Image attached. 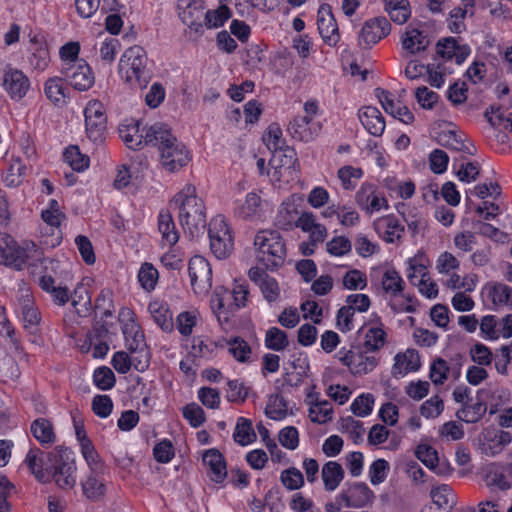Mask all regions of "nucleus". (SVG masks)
<instances>
[{"label": "nucleus", "instance_id": "nucleus-41", "mask_svg": "<svg viewBox=\"0 0 512 512\" xmlns=\"http://www.w3.org/2000/svg\"><path fill=\"white\" fill-rule=\"evenodd\" d=\"M380 281L384 292L391 296H397L404 290L405 282L394 269L384 270L381 274Z\"/></svg>", "mask_w": 512, "mask_h": 512}, {"label": "nucleus", "instance_id": "nucleus-8", "mask_svg": "<svg viewBox=\"0 0 512 512\" xmlns=\"http://www.w3.org/2000/svg\"><path fill=\"white\" fill-rule=\"evenodd\" d=\"M208 235L212 253L218 259H226L234 249V241L223 216L217 215L210 221Z\"/></svg>", "mask_w": 512, "mask_h": 512}, {"label": "nucleus", "instance_id": "nucleus-16", "mask_svg": "<svg viewBox=\"0 0 512 512\" xmlns=\"http://www.w3.org/2000/svg\"><path fill=\"white\" fill-rule=\"evenodd\" d=\"M391 31V25L385 17H376L366 21L358 35L361 48L369 49Z\"/></svg>", "mask_w": 512, "mask_h": 512}, {"label": "nucleus", "instance_id": "nucleus-24", "mask_svg": "<svg viewBox=\"0 0 512 512\" xmlns=\"http://www.w3.org/2000/svg\"><path fill=\"white\" fill-rule=\"evenodd\" d=\"M342 362L349 367L354 375H365L375 369L378 360L374 356L365 353L348 352L342 359Z\"/></svg>", "mask_w": 512, "mask_h": 512}, {"label": "nucleus", "instance_id": "nucleus-64", "mask_svg": "<svg viewBox=\"0 0 512 512\" xmlns=\"http://www.w3.org/2000/svg\"><path fill=\"white\" fill-rule=\"evenodd\" d=\"M70 300L77 313L86 311L90 304L88 291L83 285H78L74 289V293L70 295Z\"/></svg>", "mask_w": 512, "mask_h": 512}, {"label": "nucleus", "instance_id": "nucleus-30", "mask_svg": "<svg viewBox=\"0 0 512 512\" xmlns=\"http://www.w3.org/2000/svg\"><path fill=\"white\" fill-rule=\"evenodd\" d=\"M362 125L374 136H381L385 130V120L381 112L372 106L364 107L359 114Z\"/></svg>", "mask_w": 512, "mask_h": 512}, {"label": "nucleus", "instance_id": "nucleus-9", "mask_svg": "<svg viewBox=\"0 0 512 512\" xmlns=\"http://www.w3.org/2000/svg\"><path fill=\"white\" fill-rule=\"evenodd\" d=\"M373 492L362 483H355L339 493L335 501L327 505V512H338L343 508H363L372 503Z\"/></svg>", "mask_w": 512, "mask_h": 512}, {"label": "nucleus", "instance_id": "nucleus-51", "mask_svg": "<svg viewBox=\"0 0 512 512\" xmlns=\"http://www.w3.org/2000/svg\"><path fill=\"white\" fill-rule=\"evenodd\" d=\"M64 159L70 167L78 172L84 171L89 166V157L80 152L77 146H70L64 152Z\"/></svg>", "mask_w": 512, "mask_h": 512}, {"label": "nucleus", "instance_id": "nucleus-18", "mask_svg": "<svg viewBox=\"0 0 512 512\" xmlns=\"http://www.w3.org/2000/svg\"><path fill=\"white\" fill-rule=\"evenodd\" d=\"M357 204L367 213L372 214L387 208V200L377 192L372 184H363L356 193Z\"/></svg>", "mask_w": 512, "mask_h": 512}, {"label": "nucleus", "instance_id": "nucleus-62", "mask_svg": "<svg viewBox=\"0 0 512 512\" xmlns=\"http://www.w3.org/2000/svg\"><path fill=\"white\" fill-rule=\"evenodd\" d=\"M326 250L333 256H343L350 252L351 242L345 236H337L326 243Z\"/></svg>", "mask_w": 512, "mask_h": 512}, {"label": "nucleus", "instance_id": "nucleus-57", "mask_svg": "<svg viewBox=\"0 0 512 512\" xmlns=\"http://www.w3.org/2000/svg\"><path fill=\"white\" fill-rule=\"evenodd\" d=\"M138 280L141 286L151 291L155 288L158 281V271L150 263H144L138 273Z\"/></svg>", "mask_w": 512, "mask_h": 512}, {"label": "nucleus", "instance_id": "nucleus-44", "mask_svg": "<svg viewBox=\"0 0 512 512\" xmlns=\"http://www.w3.org/2000/svg\"><path fill=\"white\" fill-rule=\"evenodd\" d=\"M148 309L153 319L161 327V329H172V313L164 303L159 301H153L149 304Z\"/></svg>", "mask_w": 512, "mask_h": 512}, {"label": "nucleus", "instance_id": "nucleus-45", "mask_svg": "<svg viewBox=\"0 0 512 512\" xmlns=\"http://www.w3.org/2000/svg\"><path fill=\"white\" fill-rule=\"evenodd\" d=\"M426 71L428 73V82L436 88H440L444 84L446 77L452 73V69L447 61L429 64L426 66Z\"/></svg>", "mask_w": 512, "mask_h": 512}, {"label": "nucleus", "instance_id": "nucleus-54", "mask_svg": "<svg viewBox=\"0 0 512 512\" xmlns=\"http://www.w3.org/2000/svg\"><path fill=\"white\" fill-rule=\"evenodd\" d=\"M118 47V40L112 37L99 38L95 45V49L99 51L101 59L108 63L114 60Z\"/></svg>", "mask_w": 512, "mask_h": 512}, {"label": "nucleus", "instance_id": "nucleus-34", "mask_svg": "<svg viewBox=\"0 0 512 512\" xmlns=\"http://www.w3.org/2000/svg\"><path fill=\"white\" fill-rule=\"evenodd\" d=\"M475 0H462V5L450 12L448 27L452 33H461L465 30L464 20L467 14L473 15Z\"/></svg>", "mask_w": 512, "mask_h": 512}, {"label": "nucleus", "instance_id": "nucleus-29", "mask_svg": "<svg viewBox=\"0 0 512 512\" xmlns=\"http://www.w3.org/2000/svg\"><path fill=\"white\" fill-rule=\"evenodd\" d=\"M488 392L487 389H480L477 391V401L470 404L463 405L461 409L457 411V417L465 421L466 423H476L486 413L487 406L482 399V396Z\"/></svg>", "mask_w": 512, "mask_h": 512}, {"label": "nucleus", "instance_id": "nucleus-5", "mask_svg": "<svg viewBox=\"0 0 512 512\" xmlns=\"http://www.w3.org/2000/svg\"><path fill=\"white\" fill-rule=\"evenodd\" d=\"M254 247L256 260L266 269H275L283 264L286 249L277 231H259L254 239Z\"/></svg>", "mask_w": 512, "mask_h": 512}, {"label": "nucleus", "instance_id": "nucleus-28", "mask_svg": "<svg viewBox=\"0 0 512 512\" xmlns=\"http://www.w3.org/2000/svg\"><path fill=\"white\" fill-rule=\"evenodd\" d=\"M203 463L208 468L212 481L221 483L227 476L224 457L216 449L207 450L203 454Z\"/></svg>", "mask_w": 512, "mask_h": 512}, {"label": "nucleus", "instance_id": "nucleus-3", "mask_svg": "<svg viewBox=\"0 0 512 512\" xmlns=\"http://www.w3.org/2000/svg\"><path fill=\"white\" fill-rule=\"evenodd\" d=\"M153 145L158 147L162 168L169 173L179 171L191 161L188 149L165 125L162 126Z\"/></svg>", "mask_w": 512, "mask_h": 512}, {"label": "nucleus", "instance_id": "nucleus-61", "mask_svg": "<svg viewBox=\"0 0 512 512\" xmlns=\"http://www.w3.org/2000/svg\"><path fill=\"white\" fill-rule=\"evenodd\" d=\"M471 359L476 365L489 366L492 363V352L483 344L477 343L470 348Z\"/></svg>", "mask_w": 512, "mask_h": 512}, {"label": "nucleus", "instance_id": "nucleus-12", "mask_svg": "<svg viewBox=\"0 0 512 512\" xmlns=\"http://www.w3.org/2000/svg\"><path fill=\"white\" fill-rule=\"evenodd\" d=\"M87 137L96 144L105 140L107 117L103 104L97 100L88 102L84 109Z\"/></svg>", "mask_w": 512, "mask_h": 512}, {"label": "nucleus", "instance_id": "nucleus-13", "mask_svg": "<svg viewBox=\"0 0 512 512\" xmlns=\"http://www.w3.org/2000/svg\"><path fill=\"white\" fill-rule=\"evenodd\" d=\"M263 141L267 148L273 152V156L269 162L271 169L277 170L280 157H285V164L293 165L295 160V152L291 148L283 149L285 140L282 137V130L277 124H271L263 136Z\"/></svg>", "mask_w": 512, "mask_h": 512}, {"label": "nucleus", "instance_id": "nucleus-39", "mask_svg": "<svg viewBox=\"0 0 512 512\" xmlns=\"http://www.w3.org/2000/svg\"><path fill=\"white\" fill-rule=\"evenodd\" d=\"M299 211L293 201H284L277 212L275 224L281 229H291L296 225Z\"/></svg>", "mask_w": 512, "mask_h": 512}, {"label": "nucleus", "instance_id": "nucleus-14", "mask_svg": "<svg viewBox=\"0 0 512 512\" xmlns=\"http://www.w3.org/2000/svg\"><path fill=\"white\" fill-rule=\"evenodd\" d=\"M193 291L200 296H206L212 287V270L209 262L202 256H194L188 266Z\"/></svg>", "mask_w": 512, "mask_h": 512}, {"label": "nucleus", "instance_id": "nucleus-27", "mask_svg": "<svg viewBox=\"0 0 512 512\" xmlns=\"http://www.w3.org/2000/svg\"><path fill=\"white\" fill-rule=\"evenodd\" d=\"M179 16L184 24L188 25L195 32L202 28L201 19L204 15L202 5L197 1L181 0L178 5Z\"/></svg>", "mask_w": 512, "mask_h": 512}, {"label": "nucleus", "instance_id": "nucleus-33", "mask_svg": "<svg viewBox=\"0 0 512 512\" xmlns=\"http://www.w3.org/2000/svg\"><path fill=\"white\" fill-rule=\"evenodd\" d=\"M158 230L162 236V245L167 247L174 246L179 240V234L175 223L168 211H161L158 216Z\"/></svg>", "mask_w": 512, "mask_h": 512}, {"label": "nucleus", "instance_id": "nucleus-60", "mask_svg": "<svg viewBox=\"0 0 512 512\" xmlns=\"http://www.w3.org/2000/svg\"><path fill=\"white\" fill-rule=\"evenodd\" d=\"M446 141L445 146L449 149L455 151H461L470 155H474L476 150L472 144L466 143L461 139L460 135H458L454 131H449L448 134L445 135Z\"/></svg>", "mask_w": 512, "mask_h": 512}, {"label": "nucleus", "instance_id": "nucleus-7", "mask_svg": "<svg viewBox=\"0 0 512 512\" xmlns=\"http://www.w3.org/2000/svg\"><path fill=\"white\" fill-rule=\"evenodd\" d=\"M163 124H153L141 128L139 121H126L119 126V135L130 149H140L145 145L154 144Z\"/></svg>", "mask_w": 512, "mask_h": 512}, {"label": "nucleus", "instance_id": "nucleus-46", "mask_svg": "<svg viewBox=\"0 0 512 512\" xmlns=\"http://www.w3.org/2000/svg\"><path fill=\"white\" fill-rule=\"evenodd\" d=\"M44 92L47 98L56 105L65 103L66 95L62 79L59 77L49 78L44 85Z\"/></svg>", "mask_w": 512, "mask_h": 512}, {"label": "nucleus", "instance_id": "nucleus-50", "mask_svg": "<svg viewBox=\"0 0 512 512\" xmlns=\"http://www.w3.org/2000/svg\"><path fill=\"white\" fill-rule=\"evenodd\" d=\"M265 345L271 350L282 351L289 345L287 334L277 327H272L266 332Z\"/></svg>", "mask_w": 512, "mask_h": 512}, {"label": "nucleus", "instance_id": "nucleus-56", "mask_svg": "<svg viewBox=\"0 0 512 512\" xmlns=\"http://www.w3.org/2000/svg\"><path fill=\"white\" fill-rule=\"evenodd\" d=\"M265 413L273 420L283 419L287 414V407L283 397L278 394L271 395Z\"/></svg>", "mask_w": 512, "mask_h": 512}, {"label": "nucleus", "instance_id": "nucleus-38", "mask_svg": "<svg viewBox=\"0 0 512 512\" xmlns=\"http://www.w3.org/2000/svg\"><path fill=\"white\" fill-rule=\"evenodd\" d=\"M321 477L327 491H334L344 478L342 466L335 461H329L322 467Z\"/></svg>", "mask_w": 512, "mask_h": 512}, {"label": "nucleus", "instance_id": "nucleus-4", "mask_svg": "<svg viewBox=\"0 0 512 512\" xmlns=\"http://www.w3.org/2000/svg\"><path fill=\"white\" fill-rule=\"evenodd\" d=\"M47 465H49V482L64 490L72 489L77 481V467L71 452L68 448L58 446L47 454Z\"/></svg>", "mask_w": 512, "mask_h": 512}, {"label": "nucleus", "instance_id": "nucleus-52", "mask_svg": "<svg viewBox=\"0 0 512 512\" xmlns=\"http://www.w3.org/2000/svg\"><path fill=\"white\" fill-rule=\"evenodd\" d=\"M230 16V9L226 5H222L215 10H208L204 14L205 26L208 29L221 27Z\"/></svg>", "mask_w": 512, "mask_h": 512}, {"label": "nucleus", "instance_id": "nucleus-47", "mask_svg": "<svg viewBox=\"0 0 512 512\" xmlns=\"http://www.w3.org/2000/svg\"><path fill=\"white\" fill-rule=\"evenodd\" d=\"M430 495L434 504L442 509L451 508L456 503L454 493L446 484L433 488Z\"/></svg>", "mask_w": 512, "mask_h": 512}, {"label": "nucleus", "instance_id": "nucleus-20", "mask_svg": "<svg viewBox=\"0 0 512 512\" xmlns=\"http://www.w3.org/2000/svg\"><path fill=\"white\" fill-rule=\"evenodd\" d=\"M437 53L443 61L455 60L457 65L462 64L470 54V48L466 44H460L456 38L448 37L440 40L436 45Z\"/></svg>", "mask_w": 512, "mask_h": 512}, {"label": "nucleus", "instance_id": "nucleus-55", "mask_svg": "<svg viewBox=\"0 0 512 512\" xmlns=\"http://www.w3.org/2000/svg\"><path fill=\"white\" fill-rule=\"evenodd\" d=\"M280 482L288 490H297L304 485V477L299 469L290 467L281 472Z\"/></svg>", "mask_w": 512, "mask_h": 512}, {"label": "nucleus", "instance_id": "nucleus-10", "mask_svg": "<svg viewBox=\"0 0 512 512\" xmlns=\"http://www.w3.org/2000/svg\"><path fill=\"white\" fill-rule=\"evenodd\" d=\"M210 306L224 331L228 332L234 329V317L238 310L233 304L230 291L223 286L216 287L210 300Z\"/></svg>", "mask_w": 512, "mask_h": 512}, {"label": "nucleus", "instance_id": "nucleus-59", "mask_svg": "<svg viewBox=\"0 0 512 512\" xmlns=\"http://www.w3.org/2000/svg\"><path fill=\"white\" fill-rule=\"evenodd\" d=\"M444 410V402L440 396L435 395L426 400L420 407V413L425 418H437Z\"/></svg>", "mask_w": 512, "mask_h": 512}, {"label": "nucleus", "instance_id": "nucleus-25", "mask_svg": "<svg viewBox=\"0 0 512 512\" xmlns=\"http://www.w3.org/2000/svg\"><path fill=\"white\" fill-rule=\"evenodd\" d=\"M420 357L414 349H407L397 353L394 357V364L391 373L394 377H402L420 368Z\"/></svg>", "mask_w": 512, "mask_h": 512}, {"label": "nucleus", "instance_id": "nucleus-63", "mask_svg": "<svg viewBox=\"0 0 512 512\" xmlns=\"http://www.w3.org/2000/svg\"><path fill=\"white\" fill-rule=\"evenodd\" d=\"M343 284L347 289H364L367 285L366 275L359 270H350L343 277Z\"/></svg>", "mask_w": 512, "mask_h": 512}, {"label": "nucleus", "instance_id": "nucleus-15", "mask_svg": "<svg viewBox=\"0 0 512 512\" xmlns=\"http://www.w3.org/2000/svg\"><path fill=\"white\" fill-rule=\"evenodd\" d=\"M62 73L71 87L77 91H87L95 83L91 67L84 61L66 63Z\"/></svg>", "mask_w": 512, "mask_h": 512}, {"label": "nucleus", "instance_id": "nucleus-49", "mask_svg": "<svg viewBox=\"0 0 512 512\" xmlns=\"http://www.w3.org/2000/svg\"><path fill=\"white\" fill-rule=\"evenodd\" d=\"M228 352L239 362H248L251 357V347L240 337L227 341Z\"/></svg>", "mask_w": 512, "mask_h": 512}, {"label": "nucleus", "instance_id": "nucleus-36", "mask_svg": "<svg viewBox=\"0 0 512 512\" xmlns=\"http://www.w3.org/2000/svg\"><path fill=\"white\" fill-rule=\"evenodd\" d=\"M39 286L41 289L51 295L53 301L57 305H65L70 300V293L66 286L56 284L53 277L43 275L39 279Z\"/></svg>", "mask_w": 512, "mask_h": 512}, {"label": "nucleus", "instance_id": "nucleus-1", "mask_svg": "<svg viewBox=\"0 0 512 512\" xmlns=\"http://www.w3.org/2000/svg\"><path fill=\"white\" fill-rule=\"evenodd\" d=\"M179 210L183 229L192 238L204 233L206 214L203 200L198 197L196 187L186 184L173 198Z\"/></svg>", "mask_w": 512, "mask_h": 512}, {"label": "nucleus", "instance_id": "nucleus-23", "mask_svg": "<svg viewBox=\"0 0 512 512\" xmlns=\"http://www.w3.org/2000/svg\"><path fill=\"white\" fill-rule=\"evenodd\" d=\"M429 44L430 41L427 35L417 28H408L401 35V46L406 55H416L423 52Z\"/></svg>", "mask_w": 512, "mask_h": 512}, {"label": "nucleus", "instance_id": "nucleus-22", "mask_svg": "<svg viewBox=\"0 0 512 512\" xmlns=\"http://www.w3.org/2000/svg\"><path fill=\"white\" fill-rule=\"evenodd\" d=\"M483 291L494 308L512 309V287L500 282H490Z\"/></svg>", "mask_w": 512, "mask_h": 512}, {"label": "nucleus", "instance_id": "nucleus-43", "mask_svg": "<svg viewBox=\"0 0 512 512\" xmlns=\"http://www.w3.org/2000/svg\"><path fill=\"white\" fill-rule=\"evenodd\" d=\"M31 432L41 444H53L55 442L56 436L53 425L47 419H36L31 425Z\"/></svg>", "mask_w": 512, "mask_h": 512}, {"label": "nucleus", "instance_id": "nucleus-40", "mask_svg": "<svg viewBox=\"0 0 512 512\" xmlns=\"http://www.w3.org/2000/svg\"><path fill=\"white\" fill-rule=\"evenodd\" d=\"M30 51V65L37 70L42 71L46 69L50 60L49 51L46 43L34 37L33 39H31Z\"/></svg>", "mask_w": 512, "mask_h": 512}, {"label": "nucleus", "instance_id": "nucleus-53", "mask_svg": "<svg viewBox=\"0 0 512 512\" xmlns=\"http://www.w3.org/2000/svg\"><path fill=\"white\" fill-rule=\"evenodd\" d=\"M332 412V406L328 401L317 402L310 407L309 417L314 423L324 424L332 419Z\"/></svg>", "mask_w": 512, "mask_h": 512}, {"label": "nucleus", "instance_id": "nucleus-48", "mask_svg": "<svg viewBox=\"0 0 512 512\" xmlns=\"http://www.w3.org/2000/svg\"><path fill=\"white\" fill-rule=\"evenodd\" d=\"M233 437L234 440L242 446L252 443L256 439L252 423L245 418H239Z\"/></svg>", "mask_w": 512, "mask_h": 512}, {"label": "nucleus", "instance_id": "nucleus-42", "mask_svg": "<svg viewBox=\"0 0 512 512\" xmlns=\"http://www.w3.org/2000/svg\"><path fill=\"white\" fill-rule=\"evenodd\" d=\"M81 485L84 495L90 500L97 501L105 495V484L94 471L86 478L85 481L82 482Z\"/></svg>", "mask_w": 512, "mask_h": 512}, {"label": "nucleus", "instance_id": "nucleus-17", "mask_svg": "<svg viewBox=\"0 0 512 512\" xmlns=\"http://www.w3.org/2000/svg\"><path fill=\"white\" fill-rule=\"evenodd\" d=\"M317 25L319 33L325 43L335 46L340 40V33L337 22L327 4L320 6L317 15Z\"/></svg>", "mask_w": 512, "mask_h": 512}, {"label": "nucleus", "instance_id": "nucleus-35", "mask_svg": "<svg viewBox=\"0 0 512 512\" xmlns=\"http://www.w3.org/2000/svg\"><path fill=\"white\" fill-rule=\"evenodd\" d=\"M384 11L391 21L399 25L406 23L411 16L408 0H384Z\"/></svg>", "mask_w": 512, "mask_h": 512}, {"label": "nucleus", "instance_id": "nucleus-58", "mask_svg": "<svg viewBox=\"0 0 512 512\" xmlns=\"http://www.w3.org/2000/svg\"><path fill=\"white\" fill-rule=\"evenodd\" d=\"M416 457L429 469H434L438 465L437 451L427 444H420L415 451Z\"/></svg>", "mask_w": 512, "mask_h": 512}, {"label": "nucleus", "instance_id": "nucleus-26", "mask_svg": "<svg viewBox=\"0 0 512 512\" xmlns=\"http://www.w3.org/2000/svg\"><path fill=\"white\" fill-rule=\"evenodd\" d=\"M374 227L387 243H394L400 240L404 232V226L393 215L377 219L374 222Z\"/></svg>", "mask_w": 512, "mask_h": 512}, {"label": "nucleus", "instance_id": "nucleus-6", "mask_svg": "<svg viewBox=\"0 0 512 512\" xmlns=\"http://www.w3.org/2000/svg\"><path fill=\"white\" fill-rule=\"evenodd\" d=\"M123 333L126 337L128 333L133 334V341L129 344L132 356L124 351L116 352L112 358V366L121 374L127 373L132 365L136 370L144 371L149 363L148 353L145 350L136 351L142 335L138 333L137 326L134 323L126 325Z\"/></svg>", "mask_w": 512, "mask_h": 512}, {"label": "nucleus", "instance_id": "nucleus-31", "mask_svg": "<svg viewBox=\"0 0 512 512\" xmlns=\"http://www.w3.org/2000/svg\"><path fill=\"white\" fill-rule=\"evenodd\" d=\"M25 463L39 482L49 483L50 468L49 465H47V459H43L40 450L31 449L25 458Z\"/></svg>", "mask_w": 512, "mask_h": 512}, {"label": "nucleus", "instance_id": "nucleus-21", "mask_svg": "<svg viewBox=\"0 0 512 512\" xmlns=\"http://www.w3.org/2000/svg\"><path fill=\"white\" fill-rule=\"evenodd\" d=\"M320 128V124L313 122L309 116H296L288 125L291 136L305 142L313 140Z\"/></svg>", "mask_w": 512, "mask_h": 512}, {"label": "nucleus", "instance_id": "nucleus-11", "mask_svg": "<svg viewBox=\"0 0 512 512\" xmlns=\"http://www.w3.org/2000/svg\"><path fill=\"white\" fill-rule=\"evenodd\" d=\"M147 64V55L140 46L128 48L119 61V72L129 83L140 84L141 77Z\"/></svg>", "mask_w": 512, "mask_h": 512}, {"label": "nucleus", "instance_id": "nucleus-32", "mask_svg": "<svg viewBox=\"0 0 512 512\" xmlns=\"http://www.w3.org/2000/svg\"><path fill=\"white\" fill-rule=\"evenodd\" d=\"M262 199L256 192L246 195L244 202L235 210V214L244 220H256L261 217Z\"/></svg>", "mask_w": 512, "mask_h": 512}, {"label": "nucleus", "instance_id": "nucleus-19", "mask_svg": "<svg viewBox=\"0 0 512 512\" xmlns=\"http://www.w3.org/2000/svg\"><path fill=\"white\" fill-rule=\"evenodd\" d=\"M3 86L12 99L19 100L28 92L30 81L22 71L8 68L4 72Z\"/></svg>", "mask_w": 512, "mask_h": 512}, {"label": "nucleus", "instance_id": "nucleus-37", "mask_svg": "<svg viewBox=\"0 0 512 512\" xmlns=\"http://www.w3.org/2000/svg\"><path fill=\"white\" fill-rule=\"evenodd\" d=\"M387 333L382 324L369 323L366 326L364 347L368 351H378L386 344Z\"/></svg>", "mask_w": 512, "mask_h": 512}, {"label": "nucleus", "instance_id": "nucleus-2", "mask_svg": "<svg viewBox=\"0 0 512 512\" xmlns=\"http://www.w3.org/2000/svg\"><path fill=\"white\" fill-rule=\"evenodd\" d=\"M47 261L43 251L33 242H27L23 246H19L12 239L0 242V264L20 271L25 266L33 268Z\"/></svg>", "mask_w": 512, "mask_h": 512}]
</instances>
